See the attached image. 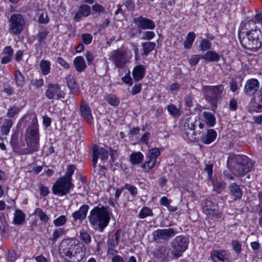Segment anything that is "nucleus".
Masks as SVG:
<instances>
[{
  "mask_svg": "<svg viewBox=\"0 0 262 262\" xmlns=\"http://www.w3.org/2000/svg\"><path fill=\"white\" fill-rule=\"evenodd\" d=\"M81 39L82 42L85 45H89L90 44L93 40V36L91 34L89 33H84L81 35Z\"/></svg>",
  "mask_w": 262,
  "mask_h": 262,
  "instance_id": "obj_54",
  "label": "nucleus"
},
{
  "mask_svg": "<svg viewBox=\"0 0 262 262\" xmlns=\"http://www.w3.org/2000/svg\"><path fill=\"white\" fill-rule=\"evenodd\" d=\"M72 182L62 178H59L53 184L52 190L55 195L63 196L70 192L71 189L73 188Z\"/></svg>",
  "mask_w": 262,
  "mask_h": 262,
  "instance_id": "obj_8",
  "label": "nucleus"
},
{
  "mask_svg": "<svg viewBox=\"0 0 262 262\" xmlns=\"http://www.w3.org/2000/svg\"><path fill=\"white\" fill-rule=\"evenodd\" d=\"M2 54L4 56L2 58L1 62L2 64H6L11 60L13 50L10 46L6 47L3 50Z\"/></svg>",
  "mask_w": 262,
  "mask_h": 262,
  "instance_id": "obj_29",
  "label": "nucleus"
},
{
  "mask_svg": "<svg viewBox=\"0 0 262 262\" xmlns=\"http://www.w3.org/2000/svg\"><path fill=\"white\" fill-rule=\"evenodd\" d=\"M10 29L14 34H19L23 30L25 21L22 16L19 14H14L9 19Z\"/></svg>",
  "mask_w": 262,
  "mask_h": 262,
  "instance_id": "obj_12",
  "label": "nucleus"
},
{
  "mask_svg": "<svg viewBox=\"0 0 262 262\" xmlns=\"http://www.w3.org/2000/svg\"><path fill=\"white\" fill-rule=\"evenodd\" d=\"M79 238L80 240L86 245H89L91 242V237L90 235L84 230H81L80 231Z\"/></svg>",
  "mask_w": 262,
  "mask_h": 262,
  "instance_id": "obj_43",
  "label": "nucleus"
},
{
  "mask_svg": "<svg viewBox=\"0 0 262 262\" xmlns=\"http://www.w3.org/2000/svg\"><path fill=\"white\" fill-rule=\"evenodd\" d=\"M228 193L232 199L235 201L240 200L243 195V191L236 183H231L228 187Z\"/></svg>",
  "mask_w": 262,
  "mask_h": 262,
  "instance_id": "obj_19",
  "label": "nucleus"
},
{
  "mask_svg": "<svg viewBox=\"0 0 262 262\" xmlns=\"http://www.w3.org/2000/svg\"><path fill=\"white\" fill-rule=\"evenodd\" d=\"M14 79L17 86L22 87L25 83V78L23 74L18 70H16L14 74Z\"/></svg>",
  "mask_w": 262,
  "mask_h": 262,
  "instance_id": "obj_39",
  "label": "nucleus"
},
{
  "mask_svg": "<svg viewBox=\"0 0 262 262\" xmlns=\"http://www.w3.org/2000/svg\"><path fill=\"white\" fill-rule=\"evenodd\" d=\"M134 22L138 28L143 30H152L156 26L155 23L152 20L142 16L135 18Z\"/></svg>",
  "mask_w": 262,
  "mask_h": 262,
  "instance_id": "obj_18",
  "label": "nucleus"
},
{
  "mask_svg": "<svg viewBox=\"0 0 262 262\" xmlns=\"http://www.w3.org/2000/svg\"><path fill=\"white\" fill-rule=\"evenodd\" d=\"M152 255L156 259L160 262H168L170 258L171 251L167 246L160 245L153 250Z\"/></svg>",
  "mask_w": 262,
  "mask_h": 262,
  "instance_id": "obj_13",
  "label": "nucleus"
},
{
  "mask_svg": "<svg viewBox=\"0 0 262 262\" xmlns=\"http://www.w3.org/2000/svg\"><path fill=\"white\" fill-rule=\"evenodd\" d=\"M231 245L233 250L237 254H238L241 253L242 245L238 241L233 240L231 242Z\"/></svg>",
  "mask_w": 262,
  "mask_h": 262,
  "instance_id": "obj_53",
  "label": "nucleus"
},
{
  "mask_svg": "<svg viewBox=\"0 0 262 262\" xmlns=\"http://www.w3.org/2000/svg\"><path fill=\"white\" fill-rule=\"evenodd\" d=\"M145 69L142 65L135 67L133 71V76L136 81H140L144 77Z\"/></svg>",
  "mask_w": 262,
  "mask_h": 262,
  "instance_id": "obj_28",
  "label": "nucleus"
},
{
  "mask_svg": "<svg viewBox=\"0 0 262 262\" xmlns=\"http://www.w3.org/2000/svg\"><path fill=\"white\" fill-rule=\"evenodd\" d=\"M46 96L49 99H53L55 96L57 99H59L64 98L65 93L61 90L58 84L50 83L46 92Z\"/></svg>",
  "mask_w": 262,
  "mask_h": 262,
  "instance_id": "obj_15",
  "label": "nucleus"
},
{
  "mask_svg": "<svg viewBox=\"0 0 262 262\" xmlns=\"http://www.w3.org/2000/svg\"><path fill=\"white\" fill-rule=\"evenodd\" d=\"M198 123L196 121L188 120L185 123V126L187 127L185 129V134L190 141H195L199 140V137H197V134L195 133V127Z\"/></svg>",
  "mask_w": 262,
  "mask_h": 262,
  "instance_id": "obj_17",
  "label": "nucleus"
},
{
  "mask_svg": "<svg viewBox=\"0 0 262 262\" xmlns=\"http://www.w3.org/2000/svg\"><path fill=\"white\" fill-rule=\"evenodd\" d=\"M123 188L129 191V192L133 195H136L137 193V188L133 185H132L129 184H126L123 187Z\"/></svg>",
  "mask_w": 262,
  "mask_h": 262,
  "instance_id": "obj_56",
  "label": "nucleus"
},
{
  "mask_svg": "<svg viewBox=\"0 0 262 262\" xmlns=\"http://www.w3.org/2000/svg\"><path fill=\"white\" fill-rule=\"evenodd\" d=\"M67 83L68 86L73 93H76L77 92L78 89L76 81L73 77L71 76L67 77Z\"/></svg>",
  "mask_w": 262,
  "mask_h": 262,
  "instance_id": "obj_40",
  "label": "nucleus"
},
{
  "mask_svg": "<svg viewBox=\"0 0 262 262\" xmlns=\"http://www.w3.org/2000/svg\"><path fill=\"white\" fill-rule=\"evenodd\" d=\"M95 149L97 151L99 157H100L102 160H106L108 158V151L104 148H95Z\"/></svg>",
  "mask_w": 262,
  "mask_h": 262,
  "instance_id": "obj_48",
  "label": "nucleus"
},
{
  "mask_svg": "<svg viewBox=\"0 0 262 262\" xmlns=\"http://www.w3.org/2000/svg\"><path fill=\"white\" fill-rule=\"evenodd\" d=\"M211 42L208 39L203 38L200 41L199 48L201 51H206L211 49Z\"/></svg>",
  "mask_w": 262,
  "mask_h": 262,
  "instance_id": "obj_37",
  "label": "nucleus"
},
{
  "mask_svg": "<svg viewBox=\"0 0 262 262\" xmlns=\"http://www.w3.org/2000/svg\"><path fill=\"white\" fill-rule=\"evenodd\" d=\"M205 92V99L210 103L212 111H214L217 107L219 98L221 97L224 90L222 84L216 86H205L204 87Z\"/></svg>",
  "mask_w": 262,
  "mask_h": 262,
  "instance_id": "obj_6",
  "label": "nucleus"
},
{
  "mask_svg": "<svg viewBox=\"0 0 262 262\" xmlns=\"http://www.w3.org/2000/svg\"><path fill=\"white\" fill-rule=\"evenodd\" d=\"M92 10L96 12H104L105 11L104 8L99 4H95L92 7Z\"/></svg>",
  "mask_w": 262,
  "mask_h": 262,
  "instance_id": "obj_63",
  "label": "nucleus"
},
{
  "mask_svg": "<svg viewBox=\"0 0 262 262\" xmlns=\"http://www.w3.org/2000/svg\"><path fill=\"white\" fill-rule=\"evenodd\" d=\"M80 109L81 115L82 117L88 122L91 123L93 120V117L91 110L88 105L85 103H82L80 105Z\"/></svg>",
  "mask_w": 262,
  "mask_h": 262,
  "instance_id": "obj_25",
  "label": "nucleus"
},
{
  "mask_svg": "<svg viewBox=\"0 0 262 262\" xmlns=\"http://www.w3.org/2000/svg\"><path fill=\"white\" fill-rule=\"evenodd\" d=\"M203 117L208 126L212 127L215 125V117L213 113L208 112H204L203 113Z\"/></svg>",
  "mask_w": 262,
  "mask_h": 262,
  "instance_id": "obj_33",
  "label": "nucleus"
},
{
  "mask_svg": "<svg viewBox=\"0 0 262 262\" xmlns=\"http://www.w3.org/2000/svg\"><path fill=\"white\" fill-rule=\"evenodd\" d=\"M67 222V218L65 215H62L59 216L56 219L54 220L53 223L56 227L61 226L64 225Z\"/></svg>",
  "mask_w": 262,
  "mask_h": 262,
  "instance_id": "obj_50",
  "label": "nucleus"
},
{
  "mask_svg": "<svg viewBox=\"0 0 262 262\" xmlns=\"http://www.w3.org/2000/svg\"><path fill=\"white\" fill-rule=\"evenodd\" d=\"M108 208V207L104 206H97L90 212L88 219L95 230L102 232L108 225L110 220Z\"/></svg>",
  "mask_w": 262,
  "mask_h": 262,
  "instance_id": "obj_3",
  "label": "nucleus"
},
{
  "mask_svg": "<svg viewBox=\"0 0 262 262\" xmlns=\"http://www.w3.org/2000/svg\"><path fill=\"white\" fill-rule=\"evenodd\" d=\"M74 65L77 72L81 73L86 68V64L82 56H77L74 60Z\"/></svg>",
  "mask_w": 262,
  "mask_h": 262,
  "instance_id": "obj_27",
  "label": "nucleus"
},
{
  "mask_svg": "<svg viewBox=\"0 0 262 262\" xmlns=\"http://www.w3.org/2000/svg\"><path fill=\"white\" fill-rule=\"evenodd\" d=\"M227 166L233 174L243 176L250 171L252 164L249 158L243 155H232L228 157Z\"/></svg>",
  "mask_w": 262,
  "mask_h": 262,
  "instance_id": "obj_2",
  "label": "nucleus"
},
{
  "mask_svg": "<svg viewBox=\"0 0 262 262\" xmlns=\"http://www.w3.org/2000/svg\"><path fill=\"white\" fill-rule=\"evenodd\" d=\"M260 84L258 80L255 78L248 80L244 86V92L247 96L254 95L259 89Z\"/></svg>",
  "mask_w": 262,
  "mask_h": 262,
  "instance_id": "obj_16",
  "label": "nucleus"
},
{
  "mask_svg": "<svg viewBox=\"0 0 262 262\" xmlns=\"http://www.w3.org/2000/svg\"><path fill=\"white\" fill-rule=\"evenodd\" d=\"M238 37L242 46L253 52L262 47V31L253 21L242 23Z\"/></svg>",
  "mask_w": 262,
  "mask_h": 262,
  "instance_id": "obj_1",
  "label": "nucleus"
},
{
  "mask_svg": "<svg viewBox=\"0 0 262 262\" xmlns=\"http://www.w3.org/2000/svg\"><path fill=\"white\" fill-rule=\"evenodd\" d=\"M91 11L90 7L87 5L83 4L81 5L79 8L77 12L75 14L74 16V19L79 22L82 17L88 16Z\"/></svg>",
  "mask_w": 262,
  "mask_h": 262,
  "instance_id": "obj_21",
  "label": "nucleus"
},
{
  "mask_svg": "<svg viewBox=\"0 0 262 262\" xmlns=\"http://www.w3.org/2000/svg\"><path fill=\"white\" fill-rule=\"evenodd\" d=\"M227 251L224 250H213L210 253V257L213 262H224Z\"/></svg>",
  "mask_w": 262,
  "mask_h": 262,
  "instance_id": "obj_24",
  "label": "nucleus"
},
{
  "mask_svg": "<svg viewBox=\"0 0 262 262\" xmlns=\"http://www.w3.org/2000/svg\"><path fill=\"white\" fill-rule=\"evenodd\" d=\"M118 243L117 241H115L113 239H109L107 242V246L108 251H114V248L118 245ZM116 253L117 251H115Z\"/></svg>",
  "mask_w": 262,
  "mask_h": 262,
  "instance_id": "obj_60",
  "label": "nucleus"
},
{
  "mask_svg": "<svg viewBox=\"0 0 262 262\" xmlns=\"http://www.w3.org/2000/svg\"><path fill=\"white\" fill-rule=\"evenodd\" d=\"M16 253L14 250H9L7 253V260L9 262H13L16 259Z\"/></svg>",
  "mask_w": 262,
  "mask_h": 262,
  "instance_id": "obj_61",
  "label": "nucleus"
},
{
  "mask_svg": "<svg viewBox=\"0 0 262 262\" xmlns=\"http://www.w3.org/2000/svg\"><path fill=\"white\" fill-rule=\"evenodd\" d=\"M248 21H253L257 25V28H260L259 27L262 24V12L256 14L254 18Z\"/></svg>",
  "mask_w": 262,
  "mask_h": 262,
  "instance_id": "obj_55",
  "label": "nucleus"
},
{
  "mask_svg": "<svg viewBox=\"0 0 262 262\" xmlns=\"http://www.w3.org/2000/svg\"><path fill=\"white\" fill-rule=\"evenodd\" d=\"M75 168L76 167L74 165H68L66 174L62 177L72 182V176L74 173Z\"/></svg>",
  "mask_w": 262,
  "mask_h": 262,
  "instance_id": "obj_46",
  "label": "nucleus"
},
{
  "mask_svg": "<svg viewBox=\"0 0 262 262\" xmlns=\"http://www.w3.org/2000/svg\"><path fill=\"white\" fill-rule=\"evenodd\" d=\"M216 137V132L213 129H207V132L200 136V140L205 144L212 142Z\"/></svg>",
  "mask_w": 262,
  "mask_h": 262,
  "instance_id": "obj_22",
  "label": "nucleus"
},
{
  "mask_svg": "<svg viewBox=\"0 0 262 262\" xmlns=\"http://www.w3.org/2000/svg\"><path fill=\"white\" fill-rule=\"evenodd\" d=\"M203 210L207 215L212 216L215 219H219L223 216V213L219 210L218 204L212 202L211 200L205 201Z\"/></svg>",
  "mask_w": 262,
  "mask_h": 262,
  "instance_id": "obj_11",
  "label": "nucleus"
},
{
  "mask_svg": "<svg viewBox=\"0 0 262 262\" xmlns=\"http://www.w3.org/2000/svg\"><path fill=\"white\" fill-rule=\"evenodd\" d=\"M156 162V160L148 158L147 161L143 164L142 167L144 169L145 172H148L154 167Z\"/></svg>",
  "mask_w": 262,
  "mask_h": 262,
  "instance_id": "obj_44",
  "label": "nucleus"
},
{
  "mask_svg": "<svg viewBox=\"0 0 262 262\" xmlns=\"http://www.w3.org/2000/svg\"><path fill=\"white\" fill-rule=\"evenodd\" d=\"M13 124V121L10 119H6L3 124L0 127L1 133L3 135H7L9 132L10 128Z\"/></svg>",
  "mask_w": 262,
  "mask_h": 262,
  "instance_id": "obj_31",
  "label": "nucleus"
},
{
  "mask_svg": "<svg viewBox=\"0 0 262 262\" xmlns=\"http://www.w3.org/2000/svg\"><path fill=\"white\" fill-rule=\"evenodd\" d=\"M18 138L19 132L18 130H16L12 135L10 141V143L13 151L21 155L31 154V152H30L29 147L27 146L26 148H23L19 146Z\"/></svg>",
  "mask_w": 262,
  "mask_h": 262,
  "instance_id": "obj_14",
  "label": "nucleus"
},
{
  "mask_svg": "<svg viewBox=\"0 0 262 262\" xmlns=\"http://www.w3.org/2000/svg\"><path fill=\"white\" fill-rule=\"evenodd\" d=\"M156 43L154 42H145L142 43L143 55L147 56L150 52L155 49L156 47Z\"/></svg>",
  "mask_w": 262,
  "mask_h": 262,
  "instance_id": "obj_32",
  "label": "nucleus"
},
{
  "mask_svg": "<svg viewBox=\"0 0 262 262\" xmlns=\"http://www.w3.org/2000/svg\"><path fill=\"white\" fill-rule=\"evenodd\" d=\"M35 213L38 215L40 220L45 223L48 222L49 217L40 208H37L35 210Z\"/></svg>",
  "mask_w": 262,
  "mask_h": 262,
  "instance_id": "obj_52",
  "label": "nucleus"
},
{
  "mask_svg": "<svg viewBox=\"0 0 262 262\" xmlns=\"http://www.w3.org/2000/svg\"><path fill=\"white\" fill-rule=\"evenodd\" d=\"M25 139L31 154L38 150L39 135L37 118L34 117L26 129Z\"/></svg>",
  "mask_w": 262,
  "mask_h": 262,
  "instance_id": "obj_4",
  "label": "nucleus"
},
{
  "mask_svg": "<svg viewBox=\"0 0 262 262\" xmlns=\"http://www.w3.org/2000/svg\"><path fill=\"white\" fill-rule=\"evenodd\" d=\"M66 234V231L63 228H59L55 230L53 234L52 237L50 238L52 244H55L57 239Z\"/></svg>",
  "mask_w": 262,
  "mask_h": 262,
  "instance_id": "obj_41",
  "label": "nucleus"
},
{
  "mask_svg": "<svg viewBox=\"0 0 262 262\" xmlns=\"http://www.w3.org/2000/svg\"><path fill=\"white\" fill-rule=\"evenodd\" d=\"M221 56L213 51H208L202 55V59L209 62H217L220 60Z\"/></svg>",
  "mask_w": 262,
  "mask_h": 262,
  "instance_id": "obj_26",
  "label": "nucleus"
},
{
  "mask_svg": "<svg viewBox=\"0 0 262 262\" xmlns=\"http://www.w3.org/2000/svg\"><path fill=\"white\" fill-rule=\"evenodd\" d=\"M40 69L44 75H48L50 72L51 63L48 60L42 59L40 62Z\"/></svg>",
  "mask_w": 262,
  "mask_h": 262,
  "instance_id": "obj_36",
  "label": "nucleus"
},
{
  "mask_svg": "<svg viewBox=\"0 0 262 262\" xmlns=\"http://www.w3.org/2000/svg\"><path fill=\"white\" fill-rule=\"evenodd\" d=\"M25 220V215L21 210L16 209L15 211L14 216L12 223L16 225H20Z\"/></svg>",
  "mask_w": 262,
  "mask_h": 262,
  "instance_id": "obj_30",
  "label": "nucleus"
},
{
  "mask_svg": "<svg viewBox=\"0 0 262 262\" xmlns=\"http://www.w3.org/2000/svg\"><path fill=\"white\" fill-rule=\"evenodd\" d=\"M169 114L174 117H179L181 115L180 110L174 104H170L167 106Z\"/></svg>",
  "mask_w": 262,
  "mask_h": 262,
  "instance_id": "obj_45",
  "label": "nucleus"
},
{
  "mask_svg": "<svg viewBox=\"0 0 262 262\" xmlns=\"http://www.w3.org/2000/svg\"><path fill=\"white\" fill-rule=\"evenodd\" d=\"M51 30V28L48 27L42 26L39 28L38 32L35 35V38L37 40L39 45L41 46L46 43L45 40Z\"/></svg>",
  "mask_w": 262,
  "mask_h": 262,
  "instance_id": "obj_20",
  "label": "nucleus"
},
{
  "mask_svg": "<svg viewBox=\"0 0 262 262\" xmlns=\"http://www.w3.org/2000/svg\"><path fill=\"white\" fill-rule=\"evenodd\" d=\"M160 155V150L157 148H153L149 150L147 158L157 160V158Z\"/></svg>",
  "mask_w": 262,
  "mask_h": 262,
  "instance_id": "obj_51",
  "label": "nucleus"
},
{
  "mask_svg": "<svg viewBox=\"0 0 262 262\" xmlns=\"http://www.w3.org/2000/svg\"><path fill=\"white\" fill-rule=\"evenodd\" d=\"M201 58L202 56L200 55H193L189 59V63L192 66H195L198 63Z\"/></svg>",
  "mask_w": 262,
  "mask_h": 262,
  "instance_id": "obj_59",
  "label": "nucleus"
},
{
  "mask_svg": "<svg viewBox=\"0 0 262 262\" xmlns=\"http://www.w3.org/2000/svg\"><path fill=\"white\" fill-rule=\"evenodd\" d=\"M153 215L152 210L148 207L144 206L140 211L138 214V217L143 219L148 216Z\"/></svg>",
  "mask_w": 262,
  "mask_h": 262,
  "instance_id": "obj_38",
  "label": "nucleus"
},
{
  "mask_svg": "<svg viewBox=\"0 0 262 262\" xmlns=\"http://www.w3.org/2000/svg\"><path fill=\"white\" fill-rule=\"evenodd\" d=\"M177 233L176 229L172 228L167 229H158L152 233L153 240L157 243L162 241H168L169 239L175 236Z\"/></svg>",
  "mask_w": 262,
  "mask_h": 262,
  "instance_id": "obj_9",
  "label": "nucleus"
},
{
  "mask_svg": "<svg viewBox=\"0 0 262 262\" xmlns=\"http://www.w3.org/2000/svg\"><path fill=\"white\" fill-rule=\"evenodd\" d=\"M259 94L257 96L256 101L258 102L257 105L256 106L259 110L262 109V88L259 91Z\"/></svg>",
  "mask_w": 262,
  "mask_h": 262,
  "instance_id": "obj_64",
  "label": "nucleus"
},
{
  "mask_svg": "<svg viewBox=\"0 0 262 262\" xmlns=\"http://www.w3.org/2000/svg\"><path fill=\"white\" fill-rule=\"evenodd\" d=\"M155 36V33L152 31H146L143 33L141 39L143 40H151Z\"/></svg>",
  "mask_w": 262,
  "mask_h": 262,
  "instance_id": "obj_58",
  "label": "nucleus"
},
{
  "mask_svg": "<svg viewBox=\"0 0 262 262\" xmlns=\"http://www.w3.org/2000/svg\"><path fill=\"white\" fill-rule=\"evenodd\" d=\"M89 206L88 205H83L79 209L72 213V216L75 221H82L85 219Z\"/></svg>",
  "mask_w": 262,
  "mask_h": 262,
  "instance_id": "obj_23",
  "label": "nucleus"
},
{
  "mask_svg": "<svg viewBox=\"0 0 262 262\" xmlns=\"http://www.w3.org/2000/svg\"><path fill=\"white\" fill-rule=\"evenodd\" d=\"M229 108L231 111H235L237 108V101L235 98H232L229 102Z\"/></svg>",
  "mask_w": 262,
  "mask_h": 262,
  "instance_id": "obj_57",
  "label": "nucleus"
},
{
  "mask_svg": "<svg viewBox=\"0 0 262 262\" xmlns=\"http://www.w3.org/2000/svg\"><path fill=\"white\" fill-rule=\"evenodd\" d=\"M195 38V34L193 32L188 33L186 39L184 42V48L186 49L191 48Z\"/></svg>",
  "mask_w": 262,
  "mask_h": 262,
  "instance_id": "obj_35",
  "label": "nucleus"
},
{
  "mask_svg": "<svg viewBox=\"0 0 262 262\" xmlns=\"http://www.w3.org/2000/svg\"><path fill=\"white\" fill-rule=\"evenodd\" d=\"M110 58L118 68H124L127 61L126 52L120 49L113 50L110 54Z\"/></svg>",
  "mask_w": 262,
  "mask_h": 262,
  "instance_id": "obj_10",
  "label": "nucleus"
},
{
  "mask_svg": "<svg viewBox=\"0 0 262 262\" xmlns=\"http://www.w3.org/2000/svg\"><path fill=\"white\" fill-rule=\"evenodd\" d=\"M130 161L132 164L136 165L140 163L143 160V155L141 152H135L130 155Z\"/></svg>",
  "mask_w": 262,
  "mask_h": 262,
  "instance_id": "obj_34",
  "label": "nucleus"
},
{
  "mask_svg": "<svg viewBox=\"0 0 262 262\" xmlns=\"http://www.w3.org/2000/svg\"><path fill=\"white\" fill-rule=\"evenodd\" d=\"M106 101L112 106H118L120 103L119 100L114 95H108L105 98Z\"/></svg>",
  "mask_w": 262,
  "mask_h": 262,
  "instance_id": "obj_47",
  "label": "nucleus"
},
{
  "mask_svg": "<svg viewBox=\"0 0 262 262\" xmlns=\"http://www.w3.org/2000/svg\"><path fill=\"white\" fill-rule=\"evenodd\" d=\"M189 239L185 236L180 235L176 236L170 242L171 247V259H177L182 256V254L188 248Z\"/></svg>",
  "mask_w": 262,
  "mask_h": 262,
  "instance_id": "obj_5",
  "label": "nucleus"
},
{
  "mask_svg": "<svg viewBox=\"0 0 262 262\" xmlns=\"http://www.w3.org/2000/svg\"><path fill=\"white\" fill-rule=\"evenodd\" d=\"M7 227V223L6 216L4 214H2L0 216V230L2 233L4 234L6 233Z\"/></svg>",
  "mask_w": 262,
  "mask_h": 262,
  "instance_id": "obj_49",
  "label": "nucleus"
},
{
  "mask_svg": "<svg viewBox=\"0 0 262 262\" xmlns=\"http://www.w3.org/2000/svg\"><path fill=\"white\" fill-rule=\"evenodd\" d=\"M77 245L72 239H66L61 242L59 246L60 255L67 261L70 262L75 256L76 251L75 249Z\"/></svg>",
  "mask_w": 262,
  "mask_h": 262,
  "instance_id": "obj_7",
  "label": "nucleus"
},
{
  "mask_svg": "<svg viewBox=\"0 0 262 262\" xmlns=\"http://www.w3.org/2000/svg\"><path fill=\"white\" fill-rule=\"evenodd\" d=\"M20 108L17 106H13L8 110L7 117L9 118H15L20 112Z\"/></svg>",
  "mask_w": 262,
  "mask_h": 262,
  "instance_id": "obj_42",
  "label": "nucleus"
},
{
  "mask_svg": "<svg viewBox=\"0 0 262 262\" xmlns=\"http://www.w3.org/2000/svg\"><path fill=\"white\" fill-rule=\"evenodd\" d=\"M230 90L233 92H235L238 89L237 82L235 79L232 78L229 82Z\"/></svg>",
  "mask_w": 262,
  "mask_h": 262,
  "instance_id": "obj_62",
  "label": "nucleus"
}]
</instances>
